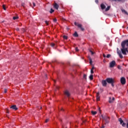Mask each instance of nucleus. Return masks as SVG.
Instances as JSON below:
<instances>
[{
	"mask_svg": "<svg viewBox=\"0 0 128 128\" xmlns=\"http://www.w3.org/2000/svg\"><path fill=\"white\" fill-rule=\"evenodd\" d=\"M103 56H104V58H106V54H103Z\"/></svg>",
	"mask_w": 128,
	"mask_h": 128,
	"instance_id": "nucleus-45",
	"label": "nucleus"
},
{
	"mask_svg": "<svg viewBox=\"0 0 128 128\" xmlns=\"http://www.w3.org/2000/svg\"><path fill=\"white\" fill-rule=\"evenodd\" d=\"M116 66V61L112 60L110 63V68H114Z\"/></svg>",
	"mask_w": 128,
	"mask_h": 128,
	"instance_id": "nucleus-5",
	"label": "nucleus"
},
{
	"mask_svg": "<svg viewBox=\"0 0 128 128\" xmlns=\"http://www.w3.org/2000/svg\"><path fill=\"white\" fill-rule=\"evenodd\" d=\"M56 20H56V18H54V19H53V22H56Z\"/></svg>",
	"mask_w": 128,
	"mask_h": 128,
	"instance_id": "nucleus-33",
	"label": "nucleus"
},
{
	"mask_svg": "<svg viewBox=\"0 0 128 128\" xmlns=\"http://www.w3.org/2000/svg\"><path fill=\"white\" fill-rule=\"evenodd\" d=\"M6 112H7V114H8V111H7Z\"/></svg>",
	"mask_w": 128,
	"mask_h": 128,
	"instance_id": "nucleus-52",
	"label": "nucleus"
},
{
	"mask_svg": "<svg viewBox=\"0 0 128 128\" xmlns=\"http://www.w3.org/2000/svg\"><path fill=\"white\" fill-rule=\"evenodd\" d=\"M6 91H7L6 89H4V92L5 94L6 93Z\"/></svg>",
	"mask_w": 128,
	"mask_h": 128,
	"instance_id": "nucleus-39",
	"label": "nucleus"
},
{
	"mask_svg": "<svg viewBox=\"0 0 128 128\" xmlns=\"http://www.w3.org/2000/svg\"><path fill=\"white\" fill-rule=\"evenodd\" d=\"M16 30H17V32H18L20 30V28H16Z\"/></svg>",
	"mask_w": 128,
	"mask_h": 128,
	"instance_id": "nucleus-40",
	"label": "nucleus"
},
{
	"mask_svg": "<svg viewBox=\"0 0 128 128\" xmlns=\"http://www.w3.org/2000/svg\"><path fill=\"white\" fill-rule=\"evenodd\" d=\"M110 6H108L105 10L106 12H108V10H110Z\"/></svg>",
	"mask_w": 128,
	"mask_h": 128,
	"instance_id": "nucleus-18",
	"label": "nucleus"
},
{
	"mask_svg": "<svg viewBox=\"0 0 128 128\" xmlns=\"http://www.w3.org/2000/svg\"><path fill=\"white\" fill-rule=\"evenodd\" d=\"M96 98L98 101L100 100V92L96 93Z\"/></svg>",
	"mask_w": 128,
	"mask_h": 128,
	"instance_id": "nucleus-11",
	"label": "nucleus"
},
{
	"mask_svg": "<svg viewBox=\"0 0 128 128\" xmlns=\"http://www.w3.org/2000/svg\"><path fill=\"white\" fill-rule=\"evenodd\" d=\"M63 38H64V40H68V36H64Z\"/></svg>",
	"mask_w": 128,
	"mask_h": 128,
	"instance_id": "nucleus-26",
	"label": "nucleus"
},
{
	"mask_svg": "<svg viewBox=\"0 0 128 128\" xmlns=\"http://www.w3.org/2000/svg\"><path fill=\"white\" fill-rule=\"evenodd\" d=\"M83 78L84 80H86V74H84V76H83Z\"/></svg>",
	"mask_w": 128,
	"mask_h": 128,
	"instance_id": "nucleus-21",
	"label": "nucleus"
},
{
	"mask_svg": "<svg viewBox=\"0 0 128 128\" xmlns=\"http://www.w3.org/2000/svg\"><path fill=\"white\" fill-rule=\"evenodd\" d=\"M127 128H128V127H127Z\"/></svg>",
	"mask_w": 128,
	"mask_h": 128,
	"instance_id": "nucleus-56",
	"label": "nucleus"
},
{
	"mask_svg": "<svg viewBox=\"0 0 128 128\" xmlns=\"http://www.w3.org/2000/svg\"><path fill=\"white\" fill-rule=\"evenodd\" d=\"M61 110H64V109L62 108V109H61Z\"/></svg>",
	"mask_w": 128,
	"mask_h": 128,
	"instance_id": "nucleus-51",
	"label": "nucleus"
},
{
	"mask_svg": "<svg viewBox=\"0 0 128 128\" xmlns=\"http://www.w3.org/2000/svg\"><path fill=\"white\" fill-rule=\"evenodd\" d=\"M101 116L104 120L106 122V124H108L110 122V118H108V116H104V115H101Z\"/></svg>",
	"mask_w": 128,
	"mask_h": 128,
	"instance_id": "nucleus-3",
	"label": "nucleus"
},
{
	"mask_svg": "<svg viewBox=\"0 0 128 128\" xmlns=\"http://www.w3.org/2000/svg\"><path fill=\"white\" fill-rule=\"evenodd\" d=\"M67 128L66 127V128Z\"/></svg>",
	"mask_w": 128,
	"mask_h": 128,
	"instance_id": "nucleus-55",
	"label": "nucleus"
},
{
	"mask_svg": "<svg viewBox=\"0 0 128 128\" xmlns=\"http://www.w3.org/2000/svg\"><path fill=\"white\" fill-rule=\"evenodd\" d=\"M80 30L82 32H84V28L82 27V26H80Z\"/></svg>",
	"mask_w": 128,
	"mask_h": 128,
	"instance_id": "nucleus-27",
	"label": "nucleus"
},
{
	"mask_svg": "<svg viewBox=\"0 0 128 128\" xmlns=\"http://www.w3.org/2000/svg\"><path fill=\"white\" fill-rule=\"evenodd\" d=\"M120 82L122 84H126V78H124V77L121 78Z\"/></svg>",
	"mask_w": 128,
	"mask_h": 128,
	"instance_id": "nucleus-6",
	"label": "nucleus"
},
{
	"mask_svg": "<svg viewBox=\"0 0 128 128\" xmlns=\"http://www.w3.org/2000/svg\"><path fill=\"white\" fill-rule=\"evenodd\" d=\"M54 8H56V10H58V8H60V6L56 2L54 3V4L53 5Z\"/></svg>",
	"mask_w": 128,
	"mask_h": 128,
	"instance_id": "nucleus-10",
	"label": "nucleus"
},
{
	"mask_svg": "<svg viewBox=\"0 0 128 128\" xmlns=\"http://www.w3.org/2000/svg\"><path fill=\"white\" fill-rule=\"evenodd\" d=\"M101 128H104V126H102L101 127Z\"/></svg>",
	"mask_w": 128,
	"mask_h": 128,
	"instance_id": "nucleus-47",
	"label": "nucleus"
},
{
	"mask_svg": "<svg viewBox=\"0 0 128 128\" xmlns=\"http://www.w3.org/2000/svg\"><path fill=\"white\" fill-rule=\"evenodd\" d=\"M118 122H120V124H121L122 126H126V123L124 122V120H122V118H118Z\"/></svg>",
	"mask_w": 128,
	"mask_h": 128,
	"instance_id": "nucleus-4",
	"label": "nucleus"
},
{
	"mask_svg": "<svg viewBox=\"0 0 128 128\" xmlns=\"http://www.w3.org/2000/svg\"><path fill=\"white\" fill-rule=\"evenodd\" d=\"M2 8H3V9L4 10H6V6H4V4L2 5Z\"/></svg>",
	"mask_w": 128,
	"mask_h": 128,
	"instance_id": "nucleus-30",
	"label": "nucleus"
},
{
	"mask_svg": "<svg viewBox=\"0 0 128 128\" xmlns=\"http://www.w3.org/2000/svg\"><path fill=\"white\" fill-rule=\"evenodd\" d=\"M54 12V10L52 9V8L50 9V14H52V12Z\"/></svg>",
	"mask_w": 128,
	"mask_h": 128,
	"instance_id": "nucleus-20",
	"label": "nucleus"
},
{
	"mask_svg": "<svg viewBox=\"0 0 128 128\" xmlns=\"http://www.w3.org/2000/svg\"><path fill=\"white\" fill-rule=\"evenodd\" d=\"M118 2H124L126 0H117Z\"/></svg>",
	"mask_w": 128,
	"mask_h": 128,
	"instance_id": "nucleus-28",
	"label": "nucleus"
},
{
	"mask_svg": "<svg viewBox=\"0 0 128 128\" xmlns=\"http://www.w3.org/2000/svg\"><path fill=\"white\" fill-rule=\"evenodd\" d=\"M18 16H14L13 17V20H18Z\"/></svg>",
	"mask_w": 128,
	"mask_h": 128,
	"instance_id": "nucleus-22",
	"label": "nucleus"
},
{
	"mask_svg": "<svg viewBox=\"0 0 128 128\" xmlns=\"http://www.w3.org/2000/svg\"><path fill=\"white\" fill-rule=\"evenodd\" d=\"M75 38H78V32H76L74 34H73Z\"/></svg>",
	"mask_w": 128,
	"mask_h": 128,
	"instance_id": "nucleus-15",
	"label": "nucleus"
},
{
	"mask_svg": "<svg viewBox=\"0 0 128 128\" xmlns=\"http://www.w3.org/2000/svg\"><path fill=\"white\" fill-rule=\"evenodd\" d=\"M48 120H50L49 119H46L45 121V122H48Z\"/></svg>",
	"mask_w": 128,
	"mask_h": 128,
	"instance_id": "nucleus-35",
	"label": "nucleus"
},
{
	"mask_svg": "<svg viewBox=\"0 0 128 128\" xmlns=\"http://www.w3.org/2000/svg\"><path fill=\"white\" fill-rule=\"evenodd\" d=\"M90 72L91 74H94V70H91Z\"/></svg>",
	"mask_w": 128,
	"mask_h": 128,
	"instance_id": "nucleus-43",
	"label": "nucleus"
},
{
	"mask_svg": "<svg viewBox=\"0 0 128 128\" xmlns=\"http://www.w3.org/2000/svg\"><path fill=\"white\" fill-rule=\"evenodd\" d=\"M92 114L93 116H95V114H96L97 112L96 111H92Z\"/></svg>",
	"mask_w": 128,
	"mask_h": 128,
	"instance_id": "nucleus-19",
	"label": "nucleus"
},
{
	"mask_svg": "<svg viewBox=\"0 0 128 128\" xmlns=\"http://www.w3.org/2000/svg\"><path fill=\"white\" fill-rule=\"evenodd\" d=\"M10 108H12V110H18V108H16V105H12Z\"/></svg>",
	"mask_w": 128,
	"mask_h": 128,
	"instance_id": "nucleus-13",
	"label": "nucleus"
},
{
	"mask_svg": "<svg viewBox=\"0 0 128 128\" xmlns=\"http://www.w3.org/2000/svg\"><path fill=\"white\" fill-rule=\"evenodd\" d=\"M110 0V2H112V0Z\"/></svg>",
	"mask_w": 128,
	"mask_h": 128,
	"instance_id": "nucleus-53",
	"label": "nucleus"
},
{
	"mask_svg": "<svg viewBox=\"0 0 128 128\" xmlns=\"http://www.w3.org/2000/svg\"><path fill=\"white\" fill-rule=\"evenodd\" d=\"M54 82H56V80H54Z\"/></svg>",
	"mask_w": 128,
	"mask_h": 128,
	"instance_id": "nucleus-50",
	"label": "nucleus"
},
{
	"mask_svg": "<svg viewBox=\"0 0 128 128\" xmlns=\"http://www.w3.org/2000/svg\"><path fill=\"white\" fill-rule=\"evenodd\" d=\"M90 52H91L92 54H94V52H92V51L91 50H90Z\"/></svg>",
	"mask_w": 128,
	"mask_h": 128,
	"instance_id": "nucleus-41",
	"label": "nucleus"
},
{
	"mask_svg": "<svg viewBox=\"0 0 128 128\" xmlns=\"http://www.w3.org/2000/svg\"><path fill=\"white\" fill-rule=\"evenodd\" d=\"M118 70H122V67L120 65H118Z\"/></svg>",
	"mask_w": 128,
	"mask_h": 128,
	"instance_id": "nucleus-29",
	"label": "nucleus"
},
{
	"mask_svg": "<svg viewBox=\"0 0 128 128\" xmlns=\"http://www.w3.org/2000/svg\"><path fill=\"white\" fill-rule=\"evenodd\" d=\"M33 6H36V3L33 2Z\"/></svg>",
	"mask_w": 128,
	"mask_h": 128,
	"instance_id": "nucleus-44",
	"label": "nucleus"
},
{
	"mask_svg": "<svg viewBox=\"0 0 128 128\" xmlns=\"http://www.w3.org/2000/svg\"><path fill=\"white\" fill-rule=\"evenodd\" d=\"M95 2H96V4H98V0H95Z\"/></svg>",
	"mask_w": 128,
	"mask_h": 128,
	"instance_id": "nucleus-36",
	"label": "nucleus"
},
{
	"mask_svg": "<svg viewBox=\"0 0 128 128\" xmlns=\"http://www.w3.org/2000/svg\"><path fill=\"white\" fill-rule=\"evenodd\" d=\"M56 88H57L58 90L59 87H58V86H57V87H56Z\"/></svg>",
	"mask_w": 128,
	"mask_h": 128,
	"instance_id": "nucleus-49",
	"label": "nucleus"
},
{
	"mask_svg": "<svg viewBox=\"0 0 128 128\" xmlns=\"http://www.w3.org/2000/svg\"><path fill=\"white\" fill-rule=\"evenodd\" d=\"M98 110H99L100 114H101V112H100V108H98Z\"/></svg>",
	"mask_w": 128,
	"mask_h": 128,
	"instance_id": "nucleus-46",
	"label": "nucleus"
},
{
	"mask_svg": "<svg viewBox=\"0 0 128 128\" xmlns=\"http://www.w3.org/2000/svg\"><path fill=\"white\" fill-rule=\"evenodd\" d=\"M118 0H112V2H116Z\"/></svg>",
	"mask_w": 128,
	"mask_h": 128,
	"instance_id": "nucleus-48",
	"label": "nucleus"
},
{
	"mask_svg": "<svg viewBox=\"0 0 128 128\" xmlns=\"http://www.w3.org/2000/svg\"><path fill=\"white\" fill-rule=\"evenodd\" d=\"M111 55L110 54H107L106 58H110Z\"/></svg>",
	"mask_w": 128,
	"mask_h": 128,
	"instance_id": "nucleus-24",
	"label": "nucleus"
},
{
	"mask_svg": "<svg viewBox=\"0 0 128 128\" xmlns=\"http://www.w3.org/2000/svg\"><path fill=\"white\" fill-rule=\"evenodd\" d=\"M89 60H90V64H92V58H90Z\"/></svg>",
	"mask_w": 128,
	"mask_h": 128,
	"instance_id": "nucleus-25",
	"label": "nucleus"
},
{
	"mask_svg": "<svg viewBox=\"0 0 128 128\" xmlns=\"http://www.w3.org/2000/svg\"><path fill=\"white\" fill-rule=\"evenodd\" d=\"M122 12H124V14H128V12L126 11V10H122Z\"/></svg>",
	"mask_w": 128,
	"mask_h": 128,
	"instance_id": "nucleus-23",
	"label": "nucleus"
},
{
	"mask_svg": "<svg viewBox=\"0 0 128 128\" xmlns=\"http://www.w3.org/2000/svg\"><path fill=\"white\" fill-rule=\"evenodd\" d=\"M45 23L46 24V26H48V21H45Z\"/></svg>",
	"mask_w": 128,
	"mask_h": 128,
	"instance_id": "nucleus-34",
	"label": "nucleus"
},
{
	"mask_svg": "<svg viewBox=\"0 0 128 128\" xmlns=\"http://www.w3.org/2000/svg\"><path fill=\"white\" fill-rule=\"evenodd\" d=\"M106 82H107L108 84H110L112 86H114V80L112 78H107Z\"/></svg>",
	"mask_w": 128,
	"mask_h": 128,
	"instance_id": "nucleus-2",
	"label": "nucleus"
},
{
	"mask_svg": "<svg viewBox=\"0 0 128 128\" xmlns=\"http://www.w3.org/2000/svg\"><path fill=\"white\" fill-rule=\"evenodd\" d=\"M114 102V98H111V97H110L109 98V100H108V102L109 104H112V102Z\"/></svg>",
	"mask_w": 128,
	"mask_h": 128,
	"instance_id": "nucleus-9",
	"label": "nucleus"
},
{
	"mask_svg": "<svg viewBox=\"0 0 128 128\" xmlns=\"http://www.w3.org/2000/svg\"><path fill=\"white\" fill-rule=\"evenodd\" d=\"M74 24L75 26H78V28H80V24H79L78 23L75 22Z\"/></svg>",
	"mask_w": 128,
	"mask_h": 128,
	"instance_id": "nucleus-16",
	"label": "nucleus"
},
{
	"mask_svg": "<svg viewBox=\"0 0 128 128\" xmlns=\"http://www.w3.org/2000/svg\"><path fill=\"white\" fill-rule=\"evenodd\" d=\"M102 86H104V87L106 86V84H108L106 80H102Z\"/></svg>",
	"mask_w": 128,
	"mask_h": 128,
	"instance_id": "nucleus-8",
	"label": "nucleus"
},
{
	"mask_svg": "<svg viewBox=\"0 0 128 128\" xmlns=\"http://www.w3.org/2000/svg\"><path fill=\"white\" fill-rule=\"evenodd\" d=\"M117 54H118L120 58H124L122 54V52H120V51H117Z\"/></svg>",
	"mask_w": 128,
	"mask_h": 128,
	"instance_id": "nucleus-12",
	"label": "nucleus"
},
{
	"mask_svg": "<svg viewBox=\"0 0 128 128\" xmlns=\"http://www.w3.org/2000/svg\"><path fill=\"white\" fill-rule=\"evenodd\" d=\"M82 122L83 124H84L86 122V120H82Z\"/></svg>",
	"mask_w": 128,
	"mask_h": 128,
	"instance_id": "nucleus-42",
	"label": "nucleus"
},
{
	"mask_svg": "<svg viewBox=\"0 0 128 128\" xmlns=\"http://www.w3.org/2000/svg\"><path fill=\"white\" fill-rule=\"evenodd\" d=\"M40 108H42V107H40Z\"/></svg>",
	"mask_w": 128,
	"mask_h": 128,
	"instance_id": "nucleus-54",
	"label": "nucleus"
},
{
	"mask_svg": "<svg viewBox=\"0 0 128 128\" xmlns=\"http://www.w3.org/2000/svg\"><path fill=\"white\" fill-rule=\"evenodd\" d=\"M100 7L102 10H104V8H106V5H104V4H102L100 5Z\"/></svg>",
	"mask_w": 128,
	"mask_h": 128,
	"instance_id": "nucleus-14",
	"label": "nucleus"
},
{
	"mask_svg": "<svg viewBox=\"0 0 128 128\" xmlns=\"http://www.w3.org/2000/svg\"><path fill=\"white\" fill-rule=\"evenodd\" d=\"M64 94L68 98H70V92L68 90H66Z\"/></svg>",
	"mask_w": 128,
	"mask_h": 128,
	"instance_id": "nucleus-7",
	"label": "nucleus"
},
{
	"mask_svg": "<svg viewBox=\"0 0 128 128\" xmlns=\"http://www.w3.org/2000/svg\"><path fill=\"white\" fill-rule=\"evenodd\" d=\"M56 44H54V43H52L51 44V46H52V48H54V46Z\"/></svg>",
	"mask_w": 128,
	"mask_h": 128,
	"instance_id": "nucleus-31",
	"label": "nucleus"
},
{
	"mask_svg": "<svg viewBox=\"0 0 128 128\" xmlns=\"http://www.w3.org/2000/svg\"><path fill=\"white\" fill-rule=\"evenodd\" d=\"M75 50H76V52H78L79 50H78V47L75 48Z\"/></svg>",
	"mask_w": 128,
	"mask_h": 128,
	"instance_id": "nucleus-32",
	"label": "nucleus"
},
{
	"mask_svg": "<svg viewBox=\"0 0 128 128\" xmlns=\"http://www.w3.org/2000/svg\"><path fill=\"white\" fill-rule=\"evenodd\" d=\"M22 6L24 8V3H22Z\"/></svg>",
	"mask_w": 128,
	"mask_h": 128,
	"instance_id": "nucleus-37",
	"label": "nucleus"
},
{
	"mask_svg": "<svg viewBox=\"0 0 128 128\" xmlns=\"http://www.w3.org/2000/svg\"><path fill=\"white\" fill-rule=\"evenodd\" d=\"M89 78L90 80H94V75L92 74L90 75Z\"/></svg>",
	"mask_w": 128,
	"mask_h": 128,
	"instance_id": "nucleus-17",
	"label": "nucleus"
},
{
	"mask_svg": "<svg viewBox=\"0 0 128 128\" xmlns=\"http://www.w3.org/2000/svg\"><path fill=\"white\" fill-rule=\"evenodd\" d=\"M94 70V66L92 67L91 70Z\"/></svg>",
	"mask_w": 128,
	"mask_h": 128,
	"instance_id": "nucleus-38",
	"label": "nucleus"
},
{
	"mask_svg": "<svg viewBox=\"0 0 128 128\" xmlns=\"http://www.w3.org/2000/svg\"><path fill=\"white\" fill-rule=\"evenodd\" d=\"M121 46L122 48H121V51L123 54H126V52H128V48H126V46H128V40H125L122 42Z\"/></svg>",
	"mask_w": 128,
	"mask_h": 128,
	"instance_id": "nucleus-1",
	"label": "nucleus"
}]
</instances>
